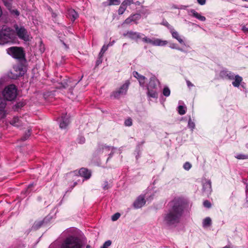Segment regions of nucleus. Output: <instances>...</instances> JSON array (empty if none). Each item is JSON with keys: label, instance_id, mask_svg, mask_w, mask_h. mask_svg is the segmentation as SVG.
I'll return each mask as SVG.
<instances>
[{"label": "nucleus", "instance_id": "49", "mask_svg": "<svg viewBox=\"0 0 248 248\" xmlns=\"http://www.w3.org/2000/svg\"><path fill=\"white\" fill-rule=\"evenodd\" d=\"M242 30L244 32H248V27H247L246 26H243L242 27Z\"/></svg>", "mask_w": 248, "mask_h": 248}, {"label": "nucleus", "instance_id": "5", "mask_svg": "<svg viewBox=\"0 0 248 248\" xmlns=\"http://www.w3.org/2000/svg\"><path fill=\"white\" fill-rule=\"evenodd\" d=\"M14 29L15 34L16 33L20 39L25 42L30 40V33L23 26L16 24L14 25Z\"/></svg>", "mask_w": 248, "mask_h": 248}, {"label": "nucleus", "instance_id": "51", "mask_svg": "<svg viewBox=\"0 0 248 248\" xmlns=\"http://www.w3.org/2000/svg\"><path fill=\"white\" fill-rule=\"evenodd\" d=\"M114 42L115 41H113L110 42L107 46H112L114 44Z\"/></svg>", "mask_w": 248, "mask_h": 248}, {"label": "nucleus", "instance_id": "54", "mask_svg": "<svg viewBox=\"0 0 248 248\" xmlns=\"http://www.w3.org/2000/svg\"><path fill=\"white\" fill-rule=\"evenodd\" d=\"M33 185V184L29 185V186H28V188H29L31 187V186H32Z\"/></svg>", "mask_w": 248, "mask_h": 248}, {"label": "nucleus", "instance_id": "28", "mask_svg": "<svg viewBox=\"0 0 248 248\" xmlns=\"http://www.w3.org/2000/svg\"><path fill=\"white\" fill-rule=\"evenodd\" d=\"M178 111L179 114L182 115L186 112V108L183 106H179L178 107Z\"/></svg>", "mask_w": 248, "mask_h": 248}, {"label": "nucleus", "instance_id": "21", "mask_svg": "<svg viewBox=\"0 0 248 248\" xmlns=\"http://www.w3.org/2000/svg\"><path fill=\"white\" fill-rule=\"evenodd\" d=\"M233 77V80H234L232 81V84L234 87L238 88L240 86V85L243 80V78L241 76H239L238 75H235L234 74Z\"/></svg>", "mask_w": 248, "mask_h": 248}, {"label": "nucleus", "instance_id": "42", "mask_svg": "<svg viewBox=\"0 0 248 248\" xmlns=\"http://www.w3.org/2000/svg\"><path fill=\"white\" fill-rule=\"evenodd\" d=\"M30 131L28 130V132L26 133L24 136L21 138V140L23 141L26 140L30 137Z\"/></svg>", "mask_w": 248, "mask_h": 248}, {"label": "nucleus", "instance_id": "36", "mask_svg": "<svg viewBox=\"0 0 248 248\" xmlns=\"http://www.w3.org/2000/svg\"><path fill=\"white\" fill-rule=\"evenodd\" d=\"M132 125V120L130 118H127L125 120V125L130 126Z\"/></svg>", "mask_w": 248, "mask_h": 248}, {"label": "nucleus", "instance_id": "23", "mask_svg": "<svg viewBox=\"0 0 248 248\" xmlns=\"http://www.w3.org/2000/svg\"><path fill=\"white\" fill-rule=\"evenodd\" d=\"M10 123L16 127H19L22 125L21 121L18 117H14Z\"/></svg>", "mask_w": 248, "mask_h": 248}, {"label": "nucleus", "instance_id": "43", "mask_svg": "<svg viewBox=\"0 0 248 248\" xmlns=\"http://www.w3.org/2000/svg\"><path fill=\"white\" fill-rule=\"evenodd\" d=\"M78 141L79 143L82 144L85 141V139L83 136H79L78 139Z\"/></svg>", "mask_w": 248, "mask_h": 248}, {"label": "nucleus", "instance_id": "38", "mask_svg": "<svg viewBox=\"0 0 248 248\" xmlns=\"http://www.w3.org/2000/svg\"><path fill=\"white\" fill-rule=\"evenodd\" d=\"M188 127L191 128V129H193L195 127V124L191 120V119H189L188 122Z\"/></svg>", "mask_w": 248, "mask_h": 248}, {"label": "nucleus", "instance_id": "22", "mask_svg": "<svg viewBox=\"0 0 248 248\" xmlns=\"http://www.w3.org/2000/svg\"><path fill=\"white\" fill-rule=\"evenodd\" d=\"M202 190L207 193H209L211 192V182L210 180L207 181L203 184Z\"/></svg>", "mask_w": 248, "mask_h": 248}, {"label": "nucleus", "instance_id": "39", "mask_svg": "<svg viewBox=\"0 0 248 248\" xmlns=\"http://www.w3.org/2000/svg\"><path fill=\"white\" fill-rule=\"evenodd\" d=\"M43 223V221H39V222H35L34 224L33 227L38 229L39 227H40Z\"/></svg>", "mask_w": 248, "mask_h": 248}, {"label": "nucleus", "instance_id": "4", "mask_svg": "<svg viewBox=\"0 0 248 248\" xmlns=\"http://www.w3.org/2000/svg\"><path fill=\"white\" fill-rule=\"evenodd\" d=\"M82 241L78 237L70 236L62 242L61 248H82Z\"/></svg>", "mask_w": 248, "mask_h": 248}, {"label": "nucleus", "instance_id": "56", "mask_svg": "<svg viewBox=\"0 0 248 248\" xmlns=\"http://www.w3.org/2000/svg\"><path fill=\"white\" fill-rule=\"evenodd\" d=\"M79 81V80L78 81H76L75 83H74V85H76L78 82Z\"/></svg>", "mask_w": 248, "mask_h": 248}, {"label": "nucleus", "instance_id": "14", "mask_svg": "<svg viewBox=\"0 0 248 248\" xmlns=\"http://www.w3.org/2000/svg\"><path fill=\"white\" fill-rule=\"evenodd\" d=\"M141 16L139 14H135L131 15L129 17L125 19V23L130 24L134 23L137 24V21L140 18Z\"/></svg>", "mask_w": 248, "mask_h": 248}, {"label": "nucleus", "instance_id": "45", "mask_svg": "<svg viewBox=\"0 0 248 248\" xmlns=\"http://www.w3.org/2000/svg\"><path fill=\"white\" fill-rule=\"evenodd\" d=\"M187 86L188 88H191L194 86V85L188 80H186Z\"/></svg>", "mask_w": 248, "mask_h": 248}, {"label": "nucleus", "instance_id": "60", "mask_svg": "<svg viewBox=\"0 0 248 248\" xmlns=\"http://www.w3.org/2000/svg\"><path fill=\"white\" fill-rule=\"evenodd\" d=\"M111 155V153L109 154V156H110Z\"/></svg>", "mask_w": 248, "mask_h": 248}, {"label": "nucleus", "instance_id": "50", "mask_svg": "<svg viewBox=\"0 0 248 248\" xmlns=\"http://www.w3.org/2000/svg\"><path fill=\"white\" fill-rule=\"evenodd\" d=\"M176 44H172L170 46V47L171 48H173V49H176L177 48V47L176 46Z\"/></svg>", "mask_w": 248, "mask_h": 248}, {"label": "nucleus", "instance_id": "46", "mask_svg": "<svg viewBox=\"0 0 248 248\" xmlns=\"http://www.w3.org/2000/svg\"><path fill=\"white\" fill-rule=\"evenodd\" d=\"M198 2L201 5H204L206 2V0H197Z\"/></svg>", "mask_w": 248, "mask_h": 248}, {"label": "nucleus", "instance_id": "32", "mask_svg": "<svg viewBox=\"0 0 248 248\" xmlns=\"http://www.w3.org/2000/svg\"><path fill=\"white\" fill-rule=\"evenodd\" d=\"M191 164L188 162H185L183 165L184 169L186 170H189L191 169Z\"/></svg>", "mask_w": 248, "mask_h": 248}, {"label": "nucleus", "instance_id": "24", "mask_svg": "<svg viewBox=\"0 0 248 248\" xmlns=\"http://www.w3.org/2000/svg\"><path fill=\"white\" fill-rule=\"evenodd\" d=\"M191 13L193 17L196 18L200 21H204L206 20L205 16H202L200 14L198 13L194 10H192L191 11Z\"/></svg>", "mask_w": 248, "mask_h": 248}, {"label": "nucleus", "instance_id": "40", "mask_svg": "<svg viewBox=\"0 0 248 248\" xmlns=\"http://www.w3.org/2000/svg\"><path fill=\"white\" fill-rule=\"evenodd\" d=\"M203 204L205 207H206L207 208H209L211 207V203L208 200L204 201L203 202Z\"/></svg>", "mask_w": 248, "mask_h": 248}, {"label": "nucleus", "instance_id": "7", "mask_svg": "<svg viewBox=\"0 0 248 248\" xmlns=\"http://www.w3.org/2000/svg\"><path fill=\"white\" fill-rule=\"evenodd\" d=\"M7 52L13 57L17 59H22L25 56L23 49L19 47L13 46L9 47L7 49Z\"/></svg>", "mask_w": 248, "mask_h": 248}, {"label": "nucleus", "instance_id": "52", "mask_svg": "<svg viewBox=\"0 0 248 248\" xmlns=\"http://www.w3.org/2000/svg\"><path fill=\"white\" fill-rule=\"evenodd\" d=\"M177 49H178V50H180L181 51H182V52H185V51L183 49H182V48H181L180 47H177Z\"/></svg>", "mask_w": 248, "mask_h": 248}, {"label": "nucleus", "instance_id": "19", "mask_svg": "<svg viewBox=\"0 0 248 248\" xmlns=\"http://www.w3.org/2000/svg\"><path fill=\"white\" fill-rule=\"evenodd\" d=\"M170 32L171 33L173 38L177 40L179 43L181 44H185L183 40L181 37V36L179 35V33L176 31H175L174 28L171 29Z\"/></svg>", "mask_w": 248, "mask_h": 248}, {"label": "nucleus", "instance_id": "58", "mask_svg": "<svg viewBox=\"0 0 248 248\" xmlns=\"http://www.w3.org/2000/svg\"><path fill=\"white\" fill-rule=\"evenodd\" d=\"M244 1H248V0H243Z\"/></svg>", "mask_w": 248, "mask_h": 248}, {"label": "nucleus", "instance_id": "27", "mask_svg": "<svg viewBox=\"0 0 248 248\" xmlns=\"http://www.w3.org/2000/svg\"><path fill=\"white\" fill-rule=\"evenodd\" d=\"M101 150H105V151H109V150H112V148L110 146H107L104 145H100L99 146V148L97 150V151L98 152H100Z\"/></svg>", "mask_w": 248, "mask_h": 248}, {"label": "nucleus", "instance_id": "9", "mask_svg": "<svg viewBox=\"0 0 248 248\" xmlns=\"http://www.w3.org/2000/svg\"><path fill=\"white\" fill-rule=\"evenodd\" d=\"M234 74L226 68L221 70L219 74V77L223 79L233 80Z\"/></svg>", "mask_w": 248, "mask_h": 248}, {"label": "nucleus", "instance_id": "33", "mask_svg": "<svg viewBox=\"0 0 248 248\" xmlns=\"http://www.w3.org/2000/svg\"><path fill=\"white\" fill-rule=\"evenodd\" d=\"M71 82L70 80H68L66 82H64V83H61V85L58 87L59 88H65L69 86V83Z\"/></svg>", "mask_w": 248, "mask_h": 248}, {"label": "nucleus", "instance_id": "3", "mask_svg": "<svg viewBox=\"0 0 248 248\" xmlns=\"http://www.w3.org/2000/svg\"><path fill=\"white\" fill-rule=\"evenodd\" d=\"M15 31L6 25L0 27V45L13 43L16 39Z\"/></svg>", "mask_w": 248, "mask_h": 248}, {"label": "nucleus", "instance_id": "34", "mask_svg": "<svg viewBox=\"0 0 248 248\" xmlns=\"http://www.w3.org/2000/svg\"><path fill=\"white\" fill-rule=\"evenodd\" d=\"M121 214L119 213H116L111 217V220L113 221H116L120 217Z\"/></svg>", "mask_w": 248, "mask_h": 248}, {"label": "nucleus", "instance_id": "37", "mask_svg": "<svg viewBox=\"0 0 248 248\" xmlns=\"http://www.w3.org/2000/svg\"><path fill=\"white\" fill-rule=\"evenodd\" d=\"M108 46L104 45L101 50V51L99 53V55L101 57L103 54L108 49Z\"/></svg>", "mask_w": 248, "mask_h": 248}, {"label": "nucleus", "instance_id": "15", "mask_svg": "<svg viewBox=\"0 0 248 248\" xmlns=\"http://www.w3.org/2000/svg\"><path fill=\"white\" fill-rule=\"evenodd\" d=\"M124 93V85H123L121 87L117 90L113 92L110 95V97L113 99H118L122 95H123Z\"/></svg>", "mask_w": 248, "mask_h": 248}, {"label": "nucleus", "instance_id": "30", "mask_svg": "<svg viewBox=\"0 0 248 248\" xmlns=\"http://www.w3.org/2000/svg\"><path fill=\"white\" fill-rule=\"evenodd\" d=\"M235 157L238 159H245L248 158V155L238 154L235 156Z\"/></svg>", "mask_w": 248, "mask_h": 248}, {"label": "nucleus", "instance_id": "47", "mask_svg": "<svg viewBox=\"0 0 248 248\" xmlns=\"http://www.w3.org/2000/svg\"><path fill=\"white\" fill-rule=\"evenodd\" d=\"M103 188L104 189H107L108 188V182H107V181L105 182L104 184Z\"/></svg>", "mask_w": 248, "mask_h": 248}, {"label": "nucleus", "instance_id": "20", "mask_svg": "<svg viewBox=\"0 0 248 248\" xmlns=\"http://www.w3.org/2000/svg\"><path fill=\"white\" fill-rule=\"evenodd\" d=\"M147 89V95L148 98H157L158 93L157 90L155 89Z\"/></svg>", "mask_w": 248, "mask_h": 248}, {"label": "nucleus", "instance_id": "12", "mask_svg": "<svg viewBox=\"0 0 248 248\" xmlns=\"http://www.w3.org/2000/svg\"><path fill=\"white\" fill-rule=\"evenodd\" d=\"M125 36H126L130 39L137 41L138 39L141 38L142 36H144V34L138 32L129 31L125 34Z\"/></svg>", "mask_w": 248, "mask_h": 248}, {"label": "nucleus", "instance_id": "10", "mask_svg": "<svg viewBox=\"0 0 248 248\" xmlns=\"http://www.w3.org/2000/svg\"><path fill=\"white\" fill-rule=\"evenodd\" d=\"M59 119L60 127L62 129L65 128L70 123L69 117L66 114H63Z\"/></svg>", "mask_w": 248, "mask_h": 248}, {"label": "nucleus", "instance_id": "16", "mask_svg": "<svg viewBox=\"0 0 248 248\" xmlns=\"http://www.w3.org/2000/svg\"><path fill=\"white\" fill-rule=\"evenodd\" d=\"M67 16L74 22L78 17V14L74 9H70L67 11Z\"/></svg>", "mask_w": 248, "mask_h": 248}, {"label": "nucleus", "instance_id": "13", "mask_svg": "<svg viewBox=\"0 0 248 248\" xmlns=\"http://www.w3.org/2000/svg\"><path fill=\"white\" fill-rule=\"evenodd\" d=\"M159 84V81L157 79V78H156L155 77H152L150 78L147 88L157 90V85Z\"/></svg>", "mask_w": 248, "mask_h": 248}, {"label": "nucleus", "instance_id": "11", "mask_svg": "<svg viewBox=\"0 0 248 248\" xmlns=\"http://www.w3.org/2000/svg\"><path fill=\"white\" fill-rule=\"evenodd\" d=\"M145 197L143 195L139 196L134 202L133 205L136 208H140L142 207L145 203Z\"/></svg>", "mask_w": 248, "mask_h": 248}, {"label": "nucleus", "instance_id": "59", "mask_svg": "<svg viewBox=\"0 0 248 248\" xmlns=\"http://www.w3.org/2000/svg\"><path fill=\"white\" fill-rule=\"evenodd\" d=\"M246 147L248 148V144H246Z\"/></svg>", "mask_w": 248, "mask_h": 248}, {"label": "nucleus", "instance_id": "41", "mask_svg": "<svg viewBox=\"0 0 248 248\" xmlns=\"http://www.w3.org/2000/svg\"><path fill=\"white\" fill-rule=\"evenodd\" d=\"M124 5V2H122L121 6L118 10V14L119 15H122L124 13V8L123 6Z\"/></svg>", "mask_w": 248, "mask_h": 248}, {"label": "nucleus", "instance_id": "6", "mask_svg": "<svg viewBox=\"0 0 248 248\" xmlns=\"http://www.w3.org/2000/svg\"><path fill=\"white\" fill-rule=\"evenodd\" d=\"M2 94L7 100H14L17 96L16 86L14 84H11L6 87L2 92Z\"/></svg>", "mask_w": 248, "mask_h": 248}, {"label": "nucleus", "instance_id": "26", "mask_svg": "<svg viewBox=\"0 0 248 248\" xmlns=\"http://www.w3.org/2000/svg\"><path fill=\"white\" fill-rule=\"evenodd\" d=\"M212 220L209 217H206L202 222V225L203 227L209 226L211 225Z\"/></svg>", "mask_w": 248, "mask_h": 248}, {"label": "nucleus", "instance_id": "2", "mask_svg": "<svg viewBox=\"0 0 248 248\" xmlns=\"http://www.w3.org/2000/svg\"><path fill=\"white\" fill-rule=\"evenodd\" d=\"M91 175L92 173L90 170L85 168H82L78 171L75 170L67 174L66 177L68 181L71 182H74V185L72 187L73 188L80 182V181L78 179L79 176L84 178V180L82 182L83 183L84 180L90 179Z\"/></svg>", "mask_w": 248, "mask_h": 248}, {"label": "nucleus", "instance_id": "1", "mask_svg": "<svg viewBox=\"0 0 248 248\" xmlns=\"http://www.w3.org/2000/svg\"><path fill=\"white\" fill-rule=\"evenodd\" d=\"M170 208L163 215V222L167 226L178 223L186 206L185 202L180 198H175L170 202Z\"/></svg>", "mask_w": 248, "mask_h": 248}, {"label": "nucleus", "instance_id": "35", "mask_svg": "<svg viewBox=\"0 0 248 248\" xmlns=\"http://www.w3.org/2000/svg\"><path fill=\"white\" fill-rule=\"evenodd\" d=\"M111 244V241L110 240H108L106 241L103 245L100 248H108V247H109Z\"/></svg>", "mask_w": 248, "mask_h": 248}, {"label": "nucleus", "instance_id": "48", "mask_svg": "<svg viewBox=\"0 0 248 248\" xmlns=\"http://www.w3.org/2000/svg\"><path fill=\"white\" fill-rule=\"evenodd\" d=\"M129 84H130V82L129 81L127 80V81H125V91L128 88Z\"/></svg>", "mask_w": 248, "mask_h": 248}, {"label": "nucleus", "instance_id": "18", "mask_svg": "<svg viewBox=\"0 0 248 248\" xmlns=\"http://www.w3.org/2000/svg\"><path fill=\"white\" fill-rule=\"evenodd\" d=\"M133 75L134 77L139 80L140 86L143 87L145 83L146 78L144 76L140 75L136 71H134Z\"/></svg>", "mask_w": 248, "mask_h": 248}, {"label": "nucleus", "instance_id": "53", "mask_svg": "<svg viewBox=\"0 0 248 248\" xmlns=\"http://www.w3.org/2000/svg\"><path fill=\"white\" fill-rule=\"evenodd\" d=\"M222 248H231V247L230 246V245H227V246H226Z\"/></svg>", "mask_w": 248, "mask_h": 248}, {"label": "nucleus", "instance_id": "55", "mask_svg": "<svg viewBox=\"0 0 248 248\" xmlns=\"http://www.w3.org/2000/svg\"><path fill=\"white\" fill-rule=\"evenodd\" d=\"M16 14L17 16H18V15H19V12H18L17 11H16Z\"/></svg>", "mask_w": 248, "mask_h": 248}, {"label": "nucleus", "instance_id": "29", "mask_svg": "<svg viewBox=\"0 0 248 248\" xmlns=\"http://www.w3.org/2000/svg\"><path fill=\"white\" fill-rule=\"evenodd\" d=\"M170 91L169 87H165L163 90V94L166 97H168L170 96Z\"/></svg>", "mask_w": 248, "mask_h": 248}, {"label": "nucleus", "instance_id": "25", "mask_svg": "<svg viewBox=\"0 0 248 248\" xmlns=\"http://www.w3.org/2000/svg\"><path fill=\"white\" fill-rule=\"evenodd\" d=\"M14 69L16 72V77L22 76L25 74V71L23 70V68L21 65H18L14 67Z\"/></svg>", "mask_w": 248, "mask_h": 248}, {"label": "nucleus", "instance_id": "31", "mask_svg": "<svg viewBox=\"0 0 248 248\" xmlns=\"http://www.w3.org/2000/svg\"><path fill=\"white\" fill-rule=\"evenodd\" d=\"M109 2L108 5H119L120 3L119 0H108Z\"/></svg>", "mask_w": 248, "mask_h": 248}, {"label": "nucleus", "instance_id": "8", "mask_svg": "<svg viewBox=\"0 0 248 248\" xmlns=\"http://www.w3.org/2000/svg\"><path fill=\"white\" fill-rule=\"evenodd\" d=\"M142 41L146 43L151 44L156 46H164L168 44V42L166 40H162L160 39H150L147 37L142 38Z\"/></svg>", "mask_w": 248, "mask_h": 248}, {"label": "nucleus", "instance_id": "44", "mask_svg": "<svg viewBox=\"0 0 248 248\" xmlns=\"http://www.w3.org/2000/svg\"><path fill=\"white\" fill-rule=\"evenodd\" d=\"M164 25L167 27V28L169 30V31H171V29H173L174 28L171 26L169 24V23L167 22H166L165 24H164Z\"/></svg>", "mask_w": 248, "mask_h": 248}, {"label": "nucleus", "instance_id": "17", "mask_svg": "<svg viewBox=\"0 0 248 248\" xmlns=\"http://www.w3.org/2000/svg\"><path fill=\"white\" fill-rule=\"evenodd\" d=\"M141 5L140 2L139 1H135V0H125V7L130 6L131 8L135 9L137 6Z\"/></svg>", "mask_w": 248, "mask_h": 248}, {"label": "nucleus", "instance_id": "57", "mask_svg": "<svg viewBox=\"0 0 248 248\" xmlns=\"http://www.w3.org/2000/svg\"><path fill=\"white\" fill-rule=\"evenodd\" d=\"M90 245H87L86 247V248H90Z\"/></svg>", "mask_w": 248, "mask_h": 248}]
</instances>
